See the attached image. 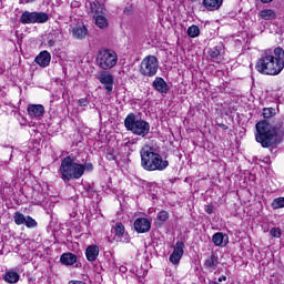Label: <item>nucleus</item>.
Listing matches in <instances>:
<instances>
[{
    "mask_svg": "<svg viewBox=\"0 0 284 284\" xmlns=\"http://www.w3.org/2000/svg\"><path fill=\"white\" fill-rule=\"evenodd\" d=\"M255 69L260 74H266L267 77H278L284 69V50L281 47L265 50L258 58Z\"/></svg>",
    "mask_w": 284,
    "mask_h": 284,
    "instance_id": "obj_1",
    "label": "nucleus"
},
{
    "mask_svg": "<svg viewBox=\"0 0 284 284\" xmlns=\"http://www.w3.org/2000/svg\"><path fill=\"white\" fill-rule=\"evenodd\" d=\"M60 179L64 183L70 181H79L83 174H85V166L81 163H77V159L72 155H68L61 160V164L58 171Z\"/></svg>",
    "mask_w": 284,
    "mask_h": 284,
    "instance_id": "obj_2",
    "label": "nucleus"
},
{
    "mask_svg": "<svg viewBox=\"0 0 284 284\" xmlns=\"http://www.w3.org/2000/svg\"><path fill=\"white\" fill-rule=\"evenodd\" d=\"M140 155L141 165L146 172H163V170H168V166L170 165L168 160H163L161 154L152 151V148L150 146L142 148Z\"/></svg>",
    "mask_w": 284,
    "mask_h": 284,
    "instance_id": "obj_3",
    "label": "nucleus"
},
{
    "mask_svg": "<svg viewBox=\"0 0 284 284\" xmlns=\"http://www.w3.org/2000/svg\"><path fill=\"white\" fill-rule=\"evenodd\" d=\"M255 128V140L257 143H261L262 148H272V145H276L278 128L270 124L267 120L257 122Z\"/></svg>",
    "mask_w": 284,
    "mask_h": 284,
    "instance_id": "obj_4",
    "label": "nucleus"
},
{
    "mask_svg": "<svg viewBox=\"0 0 284 284\" xmlns=\"http://www.w3.org/2000/svg\"><path fill=\"white\" fill-rule=\"evenodd\" d=\"M124 126L128 132H132L135 136H142V139H145V136L150 134V122L143 119H136L134 113L126 115Z\"/></svg>",
    "mask_w": 284,
    "mask_h": 284,
    "instance_id": "obj_5",
    "label": "nucleus"
},
{
    "mask_svg": "<svg viewBox=\"0 0 284 284\" xmlns=\"http://www.w3.org/2000/svg\"><path fill=\"white\" fill-rule=\"evenodd\" d=\"M95 61L101 70H112L119 61V55L113 50L102 49L98 52Z\"/></svg>",
    "mask_w": 284,
    "mask_h": 284,
    "instance_id": "obj_6",
    "label": "nucleus"
},
{
    "mask_svg": "<svg viewBox=\"0 0 284 284\" xmlns=\"http://www.w3.org/2000/svg\"><path fill=\"white\" fill-rule=\"evenodd\" d=\"M159 72V59L154 55L145 57L140 65L142 77H156Z\"/></svg>",
    "mask_w": 284,
    "mask_h": 284,
    "instance_id": "obj_7",
    "label": "nucleus"
},
{
    "mask_svg": "<svg viewBox=\"0 0 284 284\" xmlns=\"http://www.w3.org/2000/svg\"><path fill=\"white\" fill-rule=\"evenodd\" d=\"M50 21V16L45 12H38V11H24L20 17V23L23 26L30 23H48Z\"/></svg>",
    "mask_w": 284,
    "mask_h": 284,
    "instance_id": "obj_8",
    "label": "nucleus"
},
{
    "mask_svg": "<svg viewBox=\"0 0 284 284\" xmlns=\"http://www.w3.org/2000/svg\"><path fill=\"white\" fill-rule=\"evenodd\" d=\"M98 79L103 85V89L106 92V97H110V94H112V90H114V75L108 71H102Z\"/></svg>",
    "mask_w": 284,
    "mask_h": 284,
    "instance_id": "obj_9",
    "label": "nucleus"
},
{
    "mask_svg": "<svg viewBox=\"0 0 284 284\" xmlns=\"http://www.w3.org/2000/svg\"><path fill=\"white\" fill-rule=\"evenodd\" d=\"M183 254H185V243L178 241L173 247V252L169 257V261L173 263V265H179L181 263V258H183Z\"/></svg>",
    "mask_w": 284,
    "mask_h": 284,
    "instance_id": "obj_10",
    "label": "nucleus"
},
{
    "mask_svg": "<svg viewBox=\"0 0 284 284\" xmlns=\"http://www.w3.org/2000/svg\"><path fill=\"white\" fill-rule=\"evenodd\" d=\"M134 230L138 234H145L152 230V223L145 217H140L134 221Z\"/></svg>",
    "mask_w": 284,
    "mask_h": 284,
    "instance_id": "obj_11",
    "label": "nucleus"
},
{
    "mask_svg": "<svg viewBox=\"0 0 284 284\" xmlns=\"http://www.w3.org/2000/svg\"><path fill=\"white\" fill-rule=\"evenodd\" d=\"M27 110L32 119H39V116H43V114H45V108L43 104H29Z\"/></svg>",
    "mask_w": 284,
    "mask_h": 284,
    "instance_id": "obj_12",
    "label": "nucleus"
},
{
    "mask_svg": "<svg viewBox=\"0 0 284 284\" xmlns=\"http://www.w3.org/2000/svg\"><path fill=\"white\" fill-rule=\"evenodd\" d=\"M152 85L160 94H168L170 92V85H168V82L163 78H155Z\"/></svg>",
    "mask_w": 284,
    "mask_h": 284,
    "instance_id": "obj_13",
    "label": "nucleus"
},
{
    "mask_svg": "<svg viewBox=\"0 0 284 284\" xmlns=\"http://www.w3.org/2000/svg\"><path fill=\"white\" fill-rule=\"evenodd\" d=\"M219 254L211 253V255L205 260L204 267L209 270L210 272H214L216 267H219Z\"/></svg>",
    "mask_w": 284,
    "mask_h": 284,
    "instance_id": "obj_14",
    "label": "nucleus"
},
{
    "mask_svg": "<svg viewBox=\"0 0 284 284\" xmlns=\"http://www.w3.org/2000/svg\"><path fill=\"white\" fill-rule=\"evenodd\" d=\"M202 6L207 10V12H215V10H221L223 0H203Z\"/></svg>",
    "mask_w": 284,
    "mask_h": 284,
    "instance_id": "obj_15",
    "label": "nucleus"
},
{
    "mask_svg": "<svg viewBox=\"0 0 284 284\" xmlns=\"http://www.w3.org/2000/svg\"><path fill=\"white\" fill-rule=\"evenodd\" d=\"M72 37L78 39V41H83L88 37V28L83 24L73 27Z\"/></svg>",
    "mask_w": 284,
    "mask_h": 284,
    "instance_id": "obj_16",
    "label": "nucleus"
},
{
    "mask_svg": "<svg viewBox=\"0 0 284 284\" xmlns=\"http://www.w3.org/2000/svg\"><path fill=\"white\" fill-rule=\"evenodd\" d=\"M52 57L50 55V52L42 51L39 55L36 57V63L40 65L41 68H48L50 65Z\"/></svg>",
    "mask_w": 284,
    "mask_h": 284,
    "instance_id": "obj_17",
    "label": "nucleus"
},
{
    "mask_svg": "<svg viewBox=\"0 0 284 284\" xmlns=\"http://www.w3.org/2000/svg\"><path fill=\"white\" fill-rule=\"evenodd\" d=\"M227 235L221 232L213 234L212 241L216 247H225L227 245Z\"/></svg>",
    "mask_w": 284,
    "mask_h": 284,
    "instance_id": "obj_18",
    "label": "nucleus"
},
{
    "mask_svg": "<svg viewBox=\"0 0 284 284\" xmlns=\"http://www.w3.org/2000/svg\"><path fill=\"white\" fill-rule=\"evenodd\" d=\"M99 247L97 245H90L85 250L87 260L92 263L99 258Z\"/></svg>",
    "mask_w": 284,
    "mask_h": 284,
    "instance_id": "obj_19",
    "label": "nucleus"
},
{
    "mask_svg": "<svg viewBox=\"0 0 284 284\" xmlns=\"http://www.w3.org/2000/svg\"><path fill=\"white\" fill-rule=\"evenodd\" d=\"M90 10L94 16L105 14V6L99 2V0L90 2Z\"/></svg>",
    "mask_w": 284,
    "mask_h": 284,
    "instance_id": "obj_20",
    "label": "nucleus"
},
{
    "mask_svg": "<svg viewBox=\"0 0 284 284\" xmlns=\"http://www.w3.org/2000/svg\"><path fill=\"white\" fill-rule=\"evenodd\" d=\"M62 265H74L77 263V255L73 253H63L60 257Z\"/></svg>",
    "mask_w": 284,
    "mask_h": 284,
    "instance_id": "obj_21",
    "label": "nucleus"
},
{
    "mask_svg": "<svg viewBox=\"0 0 284 284\" xmlns=\"http://www.w3.org/2000/svg\"><path fill=\"white\" fill-rule=\"evenodd\" d=\"M260 17L261 19H264V21H272L274 19H276V11L272 10V9H264L262 11H260Z\"/></svg>",
    "mask_w": 284,
    "mask_h": 284,
    "instance_id": "obj_22",
    "label": "nucleus"
},
{
    "mask_svg": "<svg viewBox=\"0 0 284 284\" xmlns=\"http://www.w3.org/2000/svg\"><path fill=\"white\" fill-rule=\"evenodd\" d=\"M170 219L168 211H160L156 215L155 225L156 227H163V223Z\"/></svg>",
    "mask_w": 284,
    "mask_h": 284,
    "instance_id": "obj_23",
    "label": "nucleus"
},
{
    "mask_svg": "<svg viewBox=\"0 0 284 284\" xmlns=\"http://www.w3.org/2000/svg\"><path fill=\"white\" fill-rule=\"evenodd\" d=\"M19 278H20V275L19 273L14 272V271H9L6 273L4 275V281L7 283H19Z\"/></svg>",
    "mask_w": 284,
    "mask_h": 284,
    "instance_id": "obj_24",
    "label": "nucleus"
},
{
    "mask_svg": "<svg viewBox=\"0 0 284 284\" xmlns=\"http://www.w3.org/2000/svg\"><path fill=\"white\" fill-rule=\"evenodd\" d=\"M111 232L118 236V239H121V236L125 234V226H123L122 223H116L115 226L112 227Z\"/></svg>",
    "mask_w": 284,
    "mask_h": 284,
    "instance_id": "obj_25",
    "label": "nucleus"
},
{
    "mask_svg": "<svg viewBox=\"0 0 284 284\" xmlns=\"http://www.w3.org/2000/svg\"><path fill=\"white\" fill-rule=\"evenodd\" d=\"M93 19L98 28H101V29L108 28V19L105 17L98 14V16H93Z\"/></svg>",
    "mask_w": 284,
    "mask_h": 284,
    "instance_id": "obj_26",
    "label": "nucleus"
},
{
    "mask_svg": "<svg viewBox=\"0 0 284 284\" xmlns=\"http://www.w3.org/2000/svg\"><path fill=\"white\" fill-rule=\"evenodd\" d=\"M26 219H27L26 215H23V213L21 212H16L13 215V221L16 225H24Z\"/></svg>",
    "mask_w": 284,
    "mask_h": 284,
    "instance_id": "obj_27",
    "label": "nucleus"
},
{
    "mask_svg": "<svg viewBox=\"0 0 284 284\" xmlns=\"http://www.w3.org/2000/svg\"><path fill=\"white\" fill-rule=\"evenodd\" d=\"M201 34V30L199 29L197 26H191L187 29V36L191 37V39H196Z\"/></svg>",
    "mask_w": 284,
    "mask_h": 284,
    "instance_id": "obj_28",
    "label": "nucleus"
},
{
    "mask_svg": "<svg viewBox=\"0 0 284 284\" xmlns=\"http://www.w3.org/2000/svg\"><path fill=\"white\" fill-rule=\"evenodd\" d=\"M271 207H273V210H281V207H284V197L274 199Z\"/></svg>",
    "mask_w": 284,
    "mask_h": 284,
    "instance_id": "obj_29",
    "label": "nucleus"
},
{
    "mask_svg": "<svg viewBox=\"0 0 284 284\" xmlns=\"http://www.w3.org/2000/svg\"><path fill=\"white\" fill-rule=\"evenodd\" d=\"M221 45H216L209 51L211 59H217L221 55Z\"/></svg>",
    "mask_w": 284,
    "mask_h": 284,
    "instance_id": "obj_30",
    "label": "nucleus"
},
{
    "mask_svg": "<svg viewBox=\"0 0 284 284\" xmlns=\"http://www.w3.org/2000/svg\"><path fill=\"white\" fill-rule=\"evenodd\" d=\"M276 114V110L274 108H265L263 110V116L264 119H272Z\"/></svg>",
    "mask_w": 284,
    "mask_h": 284,
    "instance_id": "obj_31",
    "label": "nucleus"
},
{
    "mask_svg": "<svg viewBox=\"0 0 284 284\" xmlns=\"http://www.w3.org/2000/svg\"><path fill=\"white\" fill-rule=\"evenodd\" d=\"M24 225H27L28 227H37V221H34V219H32L31 216H27Z\"/></svg>",
    "mask_w": 284,
    "mask_h": 284,
    "instance_id": "obj_32",
    "label": "nucleus"
},
{
    "mask_svg": "<svg viewBox=\"0 0 284 284\" xmlns=\"http://www.w3.org/2000/svg\"><path fill=\"white\" fill-rule=\"evenodd\" d=\"M270 234H271V236H273L274 239H281V229L274 227V229H272V230L270 231Z\"/></svg>",
    "mask_w": 284,
    "mask_h": 284,
    "instance_id": "obj_33",
    "label": "nucleus"
},
{
    "mask_svg": "<svg viewBox=\"0 0 284 284\" xmlns=\"http://www.w3.org/2000/svg\"><path fill=\"white\" fill-rule=\"evenodd\" d=\"M90 100H88V98H82L78 101V105H80V108H88Z\"/></svg>",
    "mask_w": 284,
    "mask_h": 284,
    "instance_id": "obj_34",
    "label": "nucleus"
},
{
    "mask_svg": "<svg viewBox=\"0 0 284 284\" xmlns=\"http://www.w3.org/2000/svg\"><path fill=\"white\" fill-rule=\"evenodd\" d=\"M123 12H124V14H126V17H130V14H132V12H134V7L132 4H129L124 8Z\"/></svg>",
    "mask_w": 284,
    "mask_h": 284,
    "instance_id": "obj_35",
    "label": "nucleus"
},
{
    "mask_svg": "<svg viewBox=\"0 0 284 284\" xmlns=\"http://www.w3.org/2000/svg\"><path fill=\"white\" fill-rule=\"evenodd\" d=\"M106 159H108V161H116V154L114 153V151L108 152Z\"/></svg>",
    "mask_w": 284,
    "mask_h": 284,
    "instance_id": "obj_36",
    "label": "nucleus"
},
{
    "mask_svg": "<svg viewBox=\"0 0 284 284\" xmlns=\"http://www.w3.org/2000/svg\"><path fill=\"white\" fill-rule=\"evenodd\" d=\"M59 34H61L60 31H51L48 36V39H55L57 41V38L59 37Z\"/></svg>",
    "mask_w": 284,
    "mask_h": 284,
    "instance_id": "obj_37",
    "label": "nucleus"
},
{
    "mask_svg": "<svg viewBox=\"0 0 284 284\" xmlns=\"http://www.w3.org/2000/svg\"><path fill=\"white\" fill-rule=\"evenodd\" d=\"M82 165L84 166V171L88 170L89 172H92V170H94V166L92 165V163H85Z\"/></svg>",
    "mask_w": 284,
    "mask_h": 284,
    "instance_id": "obj_38",
    "label": "nucleus"
},
{
    "mask_svg": "<svg viewBox=\"0 0 284 284\" xmlns=\"http://www.w3.org/2000/svg\"><path fill=\"white\" fill-rule=\"evenodd\" d=\"M54 43H57V39H48V45L53 48Z\"/></svg>",
    "mask_w": 284,
    "mask_h": 284,
    "instance_id": "obj_39",
    "label": "nucleus"
},
{
    "mask_svg": "<svg viewBox=\"0 0 284 284\" xmlns=\"http://www.w3.org/2000/svg\"><path fill=\"white\" fill-rule=\"evenodd\" d=\"M68 284H87V283L83 282V281H74V280H72Z\"/></svg>",
    "mask_w": 284,
    "mask_h": 284,
    "instance_id": "obj_40",
    "label": "nucleus"
},
{
    "mask_svg": "<svg viewBox=\"0 0 284 284\" xmlns=\"http://www.w3.org/2000/svg\"><path fill=\"white\" fill-rule=\"evenodd\" d=\"M205 212L206 214H212V212H214V209L212 206H207Z\"/></svg>",
    "mask_w": 284,
    "mask_h": 284,
    "instance_id": "obj_41",
    "label": "nucleus"
},
{
    "mask_svg": "<svg viewBox=\"0 0 284 284\" xmlns=\"http://www.w3.org/2000/svg\"><path fill=\"white\" fill-rule=\"evenodd\" d=\"M223 281H227V276L222 275L219 277V283H223Z\"/></svg>",
    "mask_w": 284,
    "mask_h": 284,
    "instance_id": "obj_42",
    "label": "nucleus"
},
{
    "mask_svg": "<svg viewBox=\"0 0 284 284\" xmlns=\"http://www.w3.org/2000/svg\"><path fill=\"white\" fill-rule=\"evenodd\" d=\"M37 0H20V3H34Z\"/></svg>",
    "mask_w": 284,
    "mask_h": 284,
    "instance_id": "obj_43",
    "label": "nucleus"
},
{
    "mask_svg": "<svg viewBox=\"0 0 284 284\" xmlns=\"http://www.w3.org/2000/svg\"><path fill=\"white\" fill-rule=\"evenodd\" d=\"M262 3H272L274 0H260Z\"/></svg>",
    "mask_w": 284,
    "mask_h": 284,
    "instance_id": "obj_44",
    "label": "nucleus"
},
{
    "mask_svg": "<svg viewBox=\"0 0 284 284\" xmlns=\"http://www.w3.org/2000/svg\"><path fill=\"white\" fill-rule=\"evenodd\" d=\"M124 270H125V267L122 266V267H121V271L124 272Z\"/></svg>",
    "mask_w": 284,
    "mask_h": 284,
    "instance_id": "obj_45",
    "label": "nucleus"
},
{
    "mask_svg": "<svg viewBox=\"0 0 284 284\" xmlns=\"http://www.w3.org/2000/svg\"><path fill=\"white\" fill-rule=\"evenodd\" d=\"M191 1H193V2H194V1H199V0H191Z\"/></svg>",
    "mask_w": 284,
    "mask_h": 284,
    "instance_id": "obj_46",
    "label": "nucleus"
}]
</instances>
